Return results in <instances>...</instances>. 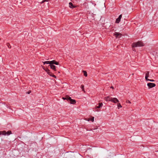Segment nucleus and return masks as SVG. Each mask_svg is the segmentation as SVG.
I'll use <instances>...</instances> for the list:
<instances>
[{"label":"nucleus","instance_id":"nucleus-1","mask_svg":"<svg viewBox=\"0 0 158 158\" xmlns=\"http://www.w3.org/2000/svg\"><path fill=\"white\" fill-rule=\"evenodd\" d=\"M144 46L143 44L141 41H138L137 42H134L132 44L131 46L132 47H142Z\"/></svg>","mask_w":158,"mask_h":158},{"label":"nucleus","instance_id":"nucleus-2","mask_svg":"<svg viewBox=\"0 0 158 158\" xmlns=\"http://www.w3.org/2000/svg\"><path fill=\"white\" fill-rule=\"evenodd\" d=\"M103 106V104L102 102L99 103L94 108V111L95 112L100 111V109L102 108Z\"/></svg>","mask_w":158,"mask_h":158},{"label":"nucleus","instance_id":"nucleus-3","mask_svg":"<svg viewBox=\"0 0 158 158\" xmlns=\"http://www.w3.org/2000/svg\"><path fill=\"white\" fill-rule=\"evenodd\" d=\"M12 134L11 131H10L6 132L5 131H0V135H9Z\"/></svg>","mask_w":158,"mask_h":158},{"label":"nucleus","instance_id":"nucleus-4","mask_svg":"<svg viewBox=\"0 0 158 158\" xmlns=\"http://www.w3.org/2000/svg\"><path fill=\"white\" fill-rule=\"evenodd\" d=\"M147 85L149 88H152L156 86V84L153 83H149L147 84Z\"/></svg>","mask_w":158,"mask_h":158},{"label":"nucleus","instance_id":"nucleus-5","mask_svg":"<svg viewBox=\"0 0 158 158\" xmlns=\"http://www.w3.org/2000/svg\"><path fill=\"white\" fill-rule=\"evenodd\" d=\"M111 102L114 103H117L119 101L117 98H112Z\"/></svg>","mask_w":158,"mask_h":158},{"label":"nucleus","instance_id":"nucleus-6","mask_svg":"<svg viewBox=\"0 0 158 158\" xmlns=\"http://www.w3.org/2000/svg\"><path fill=\"white\" fill-rule=\"evenodd\" d=\"M114 35L115 36L116 38H119L121 37V34L120 33L115 32L114 34Z\"/></svg>","mask_w":158,"mask_h":158},{"label":"nucleus","instance_id":"nucleus-7","mask_svg":"<svg viewBox=\"0 0 158 158\" xmlns=\"http://www.w3.org/2000/svg\"><path fill=\"white\" fill-rule=\"evenodd\" d=\"M69 98V101L70 102V103L72 104H74L76 102V101L74 100L73 99H71V98L70 97H68Z\"/></svg>","mask_w":158,"mask_h":158},{"label":"nucleus","instance_id":"nucleus-8","mask_svg":"<svg viewBox=\"0 0 158 158\" xmlns=\"http://www.w3.org/2000/svg\"><path fill=\"white\" fill-rule=\"evenodd\" d=\"M112 98L110 97V96H107L105 98V100L106 101H110L111 102V100Z\"/></svg>","mask_w":158,"mask_h":158},{"label":"nucleus","instance_id":"nucleus-9","mask_svg":"<svg viewBox=\"0 0 158 158\" xmlns=\"http://www.w3.org/2000/svg\"><path fill=\"white\" fill-rule=\"evenodd\" d=\"M50 66L51 69H53L55 71L56 70V67L53 64H51V65H50Z\"/></svg>","mask_w":158,"mask_h":158},{"label":"nucleus","instance_id":"nucleus-10","mask_svg":"<svg viewBox=\"0 0 158 158\" xmlns=\"http://www.w3.org/2000/svg\"><path fill=\"white\" fill-rule=\"evenodd\" d=\"M52 64H55L56 65H59V63L58 62L56 61L55 60H53L52 61Z\"/></svg>","mask_w":158,"mask_h":158},{"label":"nucleus","instance_id":"nucleus-11","mask_svg":"<svg viewBox=\"0 0 158 158\" xmlns=\"http://www.w3.org/2000/svg\"><path fill=\"white\" fill-rule=\"evenodd\" d=\"M69 7L71 8H73L75 7V6L73 5V3L70 2L69 3Z\"/></svg>","mask_w":158,"mask_h":158},{"label":"nucleus","instance_id":"nucleus-12","mask_svg":"<svg viewBox=\"0 0 158 158\" xmlns=\"http://www.w3.org/2000/svg\"><path fill=\"white\" fill-rule=\"evenodd\" d=\"M121 19L119 18H118L116 19L115 21V23H118L120 21Z\"/></svg>","mask_w":158,"mask_h":158},{"label":"nucleus","instance_id":"nucleus-13","mask_svg":"<svg viewBox=\"0 0 158 158\" xmlns=\"http://www.w3.org/2000/svg\"><path fill=\"white\" fill-rule=\"evenodd\" d=\"M118 109H119L120 108L122 107V106L119 103H117Z\"/></svg>","mask_w":158,"mask_h":158},{"label":"nucleus","instance_id":"nucleus-14","mask_svg":"<svg viewBox=\"0 0 158 158\" xmlns=\"http://www.w3.org/2000/svg\"><path fill=\"white\" fill-rule=\"evenodd\" d=\"M69 97V96H66L65 97H63V98H62V99L64 100H67L68 101V100H69V98H68V97Z\"/></svg>","mask_w":158,"mask_h":158},{"label":"nucleus","instance_id":"nucleus-15","mask_svg":"<svg viewBox=\"0 0 158 158\" xmlns=\"http://www.w3.org/2000/svg\"><path fill=\"white\" fill-rule=\"evenodd\" d=\"M81 88L82 91L85 92V91L84 89V85H81Z\"/></svg>","mask_w":158,"mask_h":158},{"label":"nucleus","instance_id":"nucleus-16","mask_svg":"<svg viewBox=\"0 0 158 158\" xmlns=\"http://www.w3.org/2000/svg\"><path fill=\"white\" fill-rule=\"evenodd\" d=\"M45 63L46 64H49L50 65L52 64V61H45Z\"/></svg>","mask_w":158,"mask_h":158},{"label":"nucleus","instance_id":"nucleus-17","mask_svg":"<svg viewBox=\"0 0 158 158\" xmlns=\"http://www.w3.org/2000/svg\"><path fill=\"white\" fill-rule=\"evenodd\" d=\"M149 72L148 71L147 72V73L146 74L145 76H147V77H149Z\"/></svg>","mask_w":158,"mask_h":158},{"label":"nucleus","instance_id":"nucleus-18","mask_svg":"<svg viewBox=\"0 0 158 158\" xmlns=\"http://www.w3.org/2000/svg\"><path fill=\"white\" fill-rule=\"evenodd\" d=\"M83 73L84 76L86 77L87 75V72L85 71H83Z\"/></svg>","mask_w":158,"mask_h":158},{"label":"nucleus","instance_id":"nucleus-19","mask_svg":"<svg viewBox=\"0 0 158 158\" xmlns=\"http://www.w3.org/2000/svg\"><path fill=\"white\" fill-rule=\"evenodd\" d=\"M126 103H129V104H131V102L130 101H129V100H126Z\"/></svg>","mask_w":158,"mask_h":158},{"label":"nucleus","instance_id":"nucleus-20","mask_svg":"<svg viewBox=\"0 0 158 158\" xmlns=\"http://www.w3.org/2000/svg\"><path fill=\"white\" fill-rule=\"evenodd\" d=\"M148 77H147V76H145V80L147 81H148V80H149L150 79H148Z\"/></svg>","mask_w":158,"mask_h":158},{"label":"nucleus","instance_id":"nucleus-21","mask_svg":"<svg viewBox=\"0 0 158 158\" xmlns=\"http://www.w3.org/2000/svg\"><path fill=\"white\" fill-rule=\"evenodd\" d=\"M51 76L52 77L55 78H56V76H55L53 74H52V75H51Z\"/></svg>","mask_w":158,"mask_h":158},{"label":"nucleus","instance_id":"nucleus-22","mask_svg":"<svg viewBox=\"0 0 158 158\" xmlns=\"http://www.w3.org/2000/svg\"><path fill=\"white\" fill-rule=\"evenodd\" d=\"M47 73H48V75H49L50 76H51V75H52V74L51 72H50V71H49V72H48Z\"/></svg>","mask_w":158,"mask_h":158},{"label":"nucleus","instance_id":"nucleus-23","mask_svg":"<svg viewBox=\"0 0 158 158\" xmlns=\"http://www.w3.org/2000/svg\"><path fill=\"white\" fill-rule=\"evenodd\" d=\"M94 117H92L91 119V120L92 121V122H93L94 121Z\"/></svg>","mask_w":158,"mask_h":158},{"label":"nucleus","instance_id":"nucleus-24","mask_svg":"<svg viewBox=\"0 0 158 158\" xmlns=\"http://www.w3.org/2000/svg\"><path fill=\"white\" fill-rule=\"evenodd\" d=\"M45 71L47 73L49 72V69H46L45 70Z\"/></svg>","mask_w":158,"mask_h":158},{"label":"nucleus","instance_id":"nucleus-25","mask_svg":"<svg viewBox=\"0 0 158 158\" xmlns=\"http://www.w3.org/2000/svg\"><path fill=\"white\" fill-rule=\"evenodd\" d=\"M122 17V15H119L118 18H119V19H121Z\"/></svg>","mask_w":158,"mask_h":158},{"label":"nucleus","instance_id":"nucleus-26","mask_svg":"<svg viewBox=\"0 0 158 158\" xmlns=\"http://www.w3.org/2000/svg\"><path fill=\"white\" fill-rule=\"evenodd\" d=\"M148 81H152V82H153V81H154V80H153V79H149V80H148Z\"/></svg>","mask_w":158,"mask_h":158},{"label":"nucleus","instance_id":"nucleus-27","mask_svg":"<svg viewBox=\"0 0 158 158\" xmlns=\"http://www.w3.org/2000/svg\"><path fill=\"white\" fill-rule=\"evenodd\" d=\"M45 2V1L43 0L42 1V2H41V3H43Z\"/></svg>","mask_w":158,"mask_h":158},{"label":"nucleus","instance_id":"nucleus-28","mask_svg":"<svg viewBox=\"0 0 158 158\" xmlns=\"http://www.w3.org/2000/svg\"><path fill=\"white\" fill-rule=\"evenodd\" d=\"M43 63L44 65L46 64V63H45V61L43 62Z\"/></svg>","mask_w":158,"mask_h":158},{"label":"nucleus","instance_id":"nucleus-29","mask_svg":"<svg viewBox=\"0 0 158 158\" xmlns=\"http://www.w3.org/2000/svg\"><path fill=\"white\" fill-rule=\"evenodd\" d=\"M112 88V89H114V88H113V87L112 86L111 87V88Z\"/></svg>","mask_w":158,"mask_h":158},{"label":"nucleus","instance_id":"nucleus-30","mask_svg":"<svg viewBox=\"0 0 158 158\" xmlns=\"http://www.w3.org/2000/svg\"><path fill=\"white\" fill-rule=\"evenodd\" d=\"M44 1H45V2H48V0H44Z\"/></svg>","mask_w":158,"mask_h":158},{"label":"nucleus","instance_id":"nucleus-31","mask_svg":"<svg viewBox=\"0 0 158 158\" xmlns=\"http://www.w3.org/2000/svg\"><path fill=\"white\" fill-rule=\"evenodd\" d=\"M30 92H28V94H30Z\"/></svg>","mask_w":158,"mask_h":158},{"label":"nucleus","instance_id":"nucleus-32","mask_svg":"<svg viewBox=\"0 0 158 158\" xmlns=\"http://www.w3.org/2000/svg\"><path fill=\"white\" fill-rule=\"evenodd\" d=\"M97 129V128H95V129H94V130H95V129Z\"/></svg>","mask_w":158,"mask_h":158},{"label":"nucleus","instance_id":"nucleus-33","mask_svg":"<svg viewBox=\"0 0 158 158\" xmlns=\"http://www.w3.org/2000/svg\"><path fill=\"white\" fill-rule=\"evenodd\" d=\"M156 152H158V150L156 151Z\"/></svg>","mask_w":158,"mask_h":158}]
</instances>
